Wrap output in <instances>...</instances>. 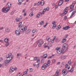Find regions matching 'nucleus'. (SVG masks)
<instances>
[{"label": "nucleus", "instance_id": "obj_1", "mask_svg": "<svg viewBox=\"0 0 76 76\" xmlns=\"http://www.w3.org/2000/svg\"><path fill=\"white\" fill-rule=\"evenodd\" d=\"M7 7L5 9L4 8H3L2 10V12L4 13H7L10 10V7H11L12 6V4L10 2H8L7 4Z\"/></svg>", "mask_w": 76, "mask_h": 76}, {"label": "nucleus", "instance_id": "obj_2", "mask_svg": "<svg viewBox=\"0 0 76 76\" xmlns=\"http://www.w3.org/2000/svg\"><path fill=\"white\" fill-rule=\"evenodd\" d=\"M48 63H45L42 66L41 69L42 70H45L47 67L50 66V60H48L47 61Z\"/></svg>", "mask_w": 76, "mask_h": 76}, {"label": "nucleus", "instance_id": "obj_3", "mask_svg": "<svg viewBox=\"0 0 76 76\" xmlns=\"http://www.w3.org/2000/svg\"><path fill=\"white\" fill-rule=\"evenodd\" d=\"M17 70V68L16 67L14 68L13 67H11L9 70L10 73H13L15 70Z\"/></svg>", "mask_w": 76, "mask_h": 76}, {"label": "nucleus", "instance_id": "obj_4", "mask_svg": "<svg viewBox=\"0 0 76 76\" xmlns=\"http://www.w3.org/2000/svg\"><path fill=\"white\" fill-rule=\"evenodd\" d=\"M7 58H10V60L11 61L12 60V59L13 58V56L12 55V54L11 53H10L8 55H7L6 56Z\"/></svg>", "mask_w": 76, "mask_h": 76}, {"label": "nucleus", "instance_id": "obj_5", "mask_svg": "<svg viewBox=\"0 0 76 76\" xmlns=\"http://www.w3.org/2000/svg\"><path fill=\"white\" fill-rule=\"evenodd\" d=\"M73 69L74 68L72 66L71 67L69 66L68 68V71L70 73H72L73 72Z\"/></svg>", "mask_w": 76, "mask_h": 76}, {"label": "nucleus", "instance_id": "obj_6", "mask_svg": "<svg viewBox=\"0 0 76 76\" xmlns=\"http://www.w3.org/2000/svg\"><path fill=\"white\" fill-rule=\"evenodd\" d=\"M60 47L57 48L55 49V50H57V54H60L61 53V50H60Z\"/></svg>", "mask_w": 76, "mask_h": 76}, {"label": "nucleus", "instance_id": "obj_7", "mask_svg": "<svg viewBox=\"0 0 76 76\" xmlns=\"http://www.w3.org/2000/svg\"><path fill=\"white\" fill-rule=\"evenodd\" d=\"M62 75L64 76H66L67 74V70L65 69H64L62 70Z\"/></svg>", "mask_w": 76, "mask_h": 76}, {"label": "nucleus", "instance_id": "obj_8", "mask_svg": "<svg viewBox=\"0 0 76 76\" xmlns=\"http://www.w3.org/2000/svg\"><path fill=\"white\" fill-rule=\"evenodd\" d=\"M46 11H48V10H49V7H47L46 9V10L45 9H44L43 10L42 12L41 13V15H44V13L46 12Z\"/></svg>", "mask_w": 76, "mask_h": 76}, {"label": "nucleus", "instance_id": "obj_9", "mask_svg": "<svg viewBox=\"0 0 76 76\" xmlns=\"http://www.w3.org/2000/svg\"><path fill=\"white\" fill-rule=\"evenodd\" d=\"M27 30V27L26 26L25 27H23L21 29L20 31L22 32H23L24 31H26Z\"/></svg>", "mask_w": 76, "mask_h": 76}, {"label": "nucleus", "instance_id": "obj_10", "mask_svg": "<svg viewBox=\"0 0 76 76\" xmlns=\"http://www.w3.org/2000/svg\"><path fill=\"white\" fill-rule=\"evenodd\" d=\"M37 44H40L42 45L44 44V40L42 39L38 40L37 41Z\"/></svg>", "mask_w": 76, "mask_h": 76}, {"label": "nucleus", "instance_id": "obj_11", "mask_svg": "<svg viewBox=\"0 0 76 76\" xmlns=\"http://www.w3.org/2000/svg\"><path fill=\"white\" fill-rule=\"evenodd\" d=\"M68 47V45L66 43L62 45V48H65V50H67V48Z\"/></svg>", "mask_w": 76, "mask_h": 76}, {"label": "nucleus", "instance_id": "obj_12", "mask_svg": "<svg viewBox=\"0 0 76 76\" xmlns=\"http://www.w3.org/2000/svg\"><path fill=\"white\" fill-rule=\"evenodd\" d=\"M20 31L17 30H16L15 31V34L16 35H20Z\"/></svg>", "mask_w": 76, "mask_h": 76}, {"label": "nucleus", "instance_id": "obj_13", "mask_svg": "<svg viewBox=\"0 0 76 76\" xmlns=\"http://www.w3.org/2000/svg\"><path fill=\"white\" fill-rule=\"evenodd\" d=\"M63 4V0H61L59 1L58 3V6H61Z\"/></svg>", "mask_w": 76, "mask_h": 76}, {"label": "nucleus", "instance_id": "obj_14", "mask_svg": "<svg viewBox=\"0 0 76 76\" xmlns=\"http://www.w3.org/2000/svg\"><path fill=\"white\" fill-rule=\"evenodd\" d=\"M69 29H70V27L69 26L64 27L63 28V30H67Z\"/></svg>", "mask_w": 76, "mask_h": 76}, {"label": "nucleus", "instance_id": "obj_15", "mask_svg": "<svg viewBox=\"0 0 76 76\" xmlns=\"http://www.w3.org/2000/svg\"><path fill=\"white\" fill-rule=\"evenodd\" d=\"M46 40V41H47L48 42H50L51 41V39L48 37H47Z\"/></svg>", "mask_w": 76, "mask_h": 76}, {"label": "nucleus", "instance_id": "obj_16", "mask_svg": "<svg viewBox=\"0 0 76 76\" xmlns=\"http://www.w3.org/2000/svg\"><path fill=\"white\" fill-rule=\"evenodd\" d=\"M66 50H66V49L63 48H62V49L61 50V52L62 53H65Z\"/></svg>", "mask_w": 76, "mask_h": 76}, {"label": "nucleus", "instance_id": "obj_17", "mask_svg": "<svg viewBox=\"0 0 76 76\" xmlns=\"http://www.w3.org/2000/svg\"><path fill=\"white\" fill-rule=\"evenodd\" d=\"M10 31V29L9 28H7L5 30V32H7V33H9Z\"/></svg>", "mask_w": 76, "mask_h": 76}, {"label": "nucleus", "instance_id": "obj_18", "mask_svg": "<svg viewBox=\"0 0 76 76\" xmlns=\"http://www.w3.org/2000/svg\"><path fill=\"white\" fill-rule=\"evenodd\" d=\"M11 61V59L5 60L4 61V63L5 64H7V63H9V62H10V61Z\"/></svg>", "mask_w": 76, "mask_h": 76}, {"label": "nucleus", "instance_id": "obj_19", "mask_svg": "<svg viewBox=\"0 0 76 76\" xmlns=\"http://www.w3.org/2000/svg\"><path fill=\"white\" fill-rule=\"evenodd\" d=\"M61 60H64L66 58V56H62L61 57Z\"/></svg>", "mask_w": 76, "mask_h": 76}, {"label": "nucleus", "instance_id": "obj_20", "mask_svg": "<svg viewBox=\"0 0 76 76\" xmlns=\"http://www.w3.org/2000/svg\"><path fill=\"white\" fill-rule=\"evenodd\" d=\"M31 31V30L30 29H28L27 30L25 31V34H27L30 33V32Z\"/></svg>", "mask_w": 76, "mask_h": 76}, {"label": "nucleus", "instance_id": "obj_21", "mask_svg": "<svg viewBox=\"0 0 76 76\" xmlns=\"http://www.w3.org/2000/svg\"><path fill=\"white\" fill-rule=\"evenodd\" d=\"M40 4L41 6H43L45 4V1L44 0H42L40 2Z\"/></svg>", "mask_w": 76, "mask_h": 76}, {"label": "nucleus", "instance_id": "obj_22", "mask_svg": "<svg viewBox=\"0 0 76 76\" xmlns=\"http://www.w3.org/2000/svg\"><path fill=\"white\" fill-rule=\"evenodd\" d=\"M9 41V39H8L7 38H5L4 39V41L5 42H6V43H7Z\"/></svg>", "mask_w": 76, "mask_h": 76}, {"label": "nucleus", "instance_id": "obj_23", "mask_svg": "<svg viewBox=\"0 0 76 76\" xmlns=\"http://www.w3.org/2000/svg\"><path fill=\"white\" fill-rule=\"evenodd\" d=\"M22 54L20 53H18L17 54V58H19V56H21Z\"/></svg>", "mask_w": 76, "mask_h": 76}, {"label": "nucleus", "instance_id": "obj_24", "mask_svg": "<svg viewBox=\"0 0 76 76\" xmlns=\"http://www.w3.org/2000/svg\"><path fill=\"white\" fill-rule=\"evenodd\" d=\"M60 28H61V27L60 25H58L56 27V29L57 31H58Z\"/></svg>", "mask_w": 76, "mask_h": 76}, {"label": "nucleus", "instance_id": "obj_25", "mask_svg": "<svg viewBox=\"0 0 76 76\" xmlns=\"http://www.w3.org/2000/svg\"><path fill=\"white\" fill-rule=\"evenodd\" d=\"M75 13H76V11H74L72 13L71 15L70 16V18H71L72 17H73V15H74Z\"/></svg>", "mask_w": 76, "mask_h": 76}, {"label": "nucleus", "instance_id": "obj_26", "mask_svg": "<svg viewBox=\"0 0 76 76\" xmlns=\"http://www.w3.org/2000/svg\"><path fill=\"white\" fill-rule=\"evenodd\" d=\"M47 57V54H44L43 56V58H46Z\"/></svg>", "mask_w": 76, "mask_h": 76}, {"label": "nucleus", "instance_id": "obj_27", "mask_svg": "<svg viewBox=\"0 0 76 76\" xmlns=\"http://www.w3.org/2000/svg\"><path fill=\"white\" fill-rule=\"evenodd\" d=\"M66 41V39L64 38L63 39V40L62 41V43H64Z\"/></svg>", "mask_w": 76, "mask_h": 76}, {"label": "nucleus", "instance_id": "obj_28", "mask_svg": "<svg viewBox=\"0 0 76 76\" xmlns=\"http://www.w3.org/2000/svg\"><path fill=\"white\" fill-rule=\"evenodd\" d=\"M20 20V18H15V20L17 22H19V20Z\"/></svg>", "mask_w": 76, "mask_h": 76}, {"label": "nucleus", "instance_id": "obj_29", "mask_svg": "<svg viewBox=\"0 0 76 76\" xmlns=\"http://www.w3.org/2000/svg\"><path fill=\"white\" fill-rule=\"evenodd\" d=\"M70 8L71 9H73V8L74 7V5H73V4H71V5L69 6Z\"/></svg>", "mask_w": 76, "mask_h": 76}, {"label": "nucleus", "instance_id": "obj_30", "mask_svg": "<svg viewBox=\"0 0 76 76\" xmlns=\"http://www.w3.org/2000/svg\"><path fill=\"white\" fill-rule=\"evenodd\" d=\"M37 31H38L37 29H33L32 31V32L33 33V34H34V33H35V32H37Z\"/></svg>", "mask_w": 76, "mask_h": 76}, {"label": "nucleus", "instance_id": "obj_31", "mask_svg": "<svg viewBox=\"0 0 76 76\" xmlns=\"http://www.w3.org/2000/svg\"><path fill=\"white\" fill-rule=\"evenodd\" d=\"M44 21H42L40 22V23H39V25H44Z\"/></svg>", "mask_w": 76, "mask_h": 76}, {"label": "nucleus", "instance_id": "obj_32", "mask_svg": "<svg viewBox=\"0 0 76 76\" xmlns=\"http://www.w3.org/2000/svg\"><path fill=\"white\" fill-rule=\"evenodd\" d=\"M63 13L64 15H66V14L67 13V11L64 10Z\"/></svg>", "mask_w": 76, "mask_h": 76}, {"label": "nucleus", "instance_id": "obj_33", "mask_svg": "<svg viewBox=\"0 0 76 76\" xmlns=\"http://www.w3.org/2000/svg\"><path fill=\"white\" fill-rule=\"evenodd\" d=\"M22 22H20L19 23L18 27L19 28H20V27L21 26V25H22Z\"/></svg>", "mask_w": 76, "mask_h": 76}, {"label": "nucleus", "instance_id": "obj_34", "mask_svg": "<svg viewBox=\"0 0 76 76\" xmlns=\"http://www.w3.org/2000/svg\"><path fill=\"white\" fill-rule=\"evenodd\" d=\"M40 16V14H38L36 16V18H39V16Z\"/></svg>", "mask_w": 76, "mask_h": 76}, {"label": "nucleus", "instance_id": "obj_35", "mask_svg": "<svg viewBox=\"0 0 76 76\" xmlns=\"http://www.w3.org/2000/svg\"><path fill=\"white\" fill-rule=\"evenodd\" d=\"M56 21H54L52 22V25H56Z\"/></svg>", "mask_w": 76, "mask_h": 76}, {"label": "nucleus", "instance_id": "obj_36", "mask_svg": "<svg viewBox=\"0 0 76 76\" xmlns=\"http://www.w3.org/2000/svg\"><path fill=\"white\" fill-rule=\"evenodd\" d=\"M44 61H45L44 59H42L41 61V63H42H42H44Z\"/></svg>", "mask_w": 76, "mask_h": 76}, {"label": "nucleus", "instance_id": "obj_37", "mask_svg": "<svg viewBox=\"0 0 76 76\" xmlns=\"http://www.w3.org/2000/svg\"><path fill=\"white\" fill-rule=\"evenodd\" d=\"M9 45V42H7V44H6L5 45V46L6 47H7V46H8V45Z\"/></svg>", "mask_w": 76, "mask_h": 76}, {"label": "nucleus", "instance_id": "obj_38", "mask_svg": "<svg viewBox=\"0 0 76 76\" xmlns=\"http://www.w3.org/2000/svg\"><path fill=\"white\" fill-rule=\"evenodd\" d=\"M29 72H32V71H33V69H32V68H30L29 69Z\"/></svg>", "mask_w": 76, "mask_h": 76}, {"label": "nucleus", "instance_id": "obj_39", "mask_svg": "<svg viewBox=\"0 0 76 76\" xmlns=\"http://www.w3.org/2000/svg\"><path fill=\"white\" fill-rule=\"evenodd\" d=\"M59 72H60V70L59 69H57L56 71V73H57V74H58V73H59Z\"/></svg>", "mask_w": 76, "mask_h": 76}, {"label": "nucleus", "instance_id": "obj_40", "mask_svg": "<svg viewBox=\"0 0 76 76\" xmlns=\"http://www.w3.org/2000/svg\"><path fill=\"white\" fill-rule=\"evenodd\" d=\"M29 16H33V13H31L29 14Z\"/></svg>", "mask_w": 76, "mask_h": 76}, {"label": "nucleus", "instance_id": "obj_41", "mask_svg": "<svg viewBox=\"0 0 76 76\" xmlns=\"http://www.w3.org/2000/svg\"><path fill=\"white\" fill-rule=\"evenodd\" d=\"M56 25H53L52 27V29H54V28H56Z\"/></svg>", "mask_w": 76, "mask_h": 76}, {"label": "nucleus", "instance_id": "obj_42", "mask_svg": "<svg viewBox=\"0 0 76 76\" xmlns=\"http://www.w3.org/2000/svg\"><path fill=\"white\" fill-rule=\"evenodd\" d=\"M48 24V23H47L46 24H45V25H44L43 26V27L44 28H45V27L46 26H47V24Z\"/></svg>", "mask_w": 76, "mask_h": 76}, {"label": "nucleus", "instance_id": "obj_43", "mask_svg": "<svg viewBox=\"0 0 76 76\" xmlns=\"http://www.w3.org/2000/svg\"><path fill=\"white\" fill-rule=\"evenodd\" d=\"M39 63L37 64L36 67L37 68H38V67H39Z\"/></svg>", "mask_w": 76, "mask_h": 76}, {"label": "nucleus", "instance_id": "obj_44", "mask_svg": "<svg viewBox=\"0 0 76 76\" xmlns=\"http://www.w3.org/2000/svg\"><path fill=\"white\" fill-rule=\"evenodd\" d=\"M68 7H66L64 10H65V11H67V10L68 9Z\"/></svg>", "mask_w": 76, "mask_h": 76}, {"label": "nucleus", "instance_id": "obj_45", "mask_svg": "<svg viewBox=\"0 0 76 76\" xmlns=\"http://www.w3.org/2000/svg\"><path fill=\"white\" fill-rule=\"evenodd\" d=\"M68 36H69L68 35H66V36H65V37L64 38H65V39H66V38H67Z\"/></svg>", "mask_w": 76, "mask_h": 76}, {"label": "nucleus", "instance_id": "obj_46", "mask_svg": "<svg viewBox=\"0 0 76 76\" xmlns=\"http://www.w3.org/2000/svg\"><path fill=\"white\" fill-rule=\"evenodd\" d=\"M19 3H18V5H21V4H22V2H18Z\"/></svg>", "mask_w": 76, "mask_h": 76}, {"label": "nucleus", "instance_id": "obj_47", "mask_svg": "<svg viewBox=\"0 0 76 76\" xmlns=\"http://www.w3.org/2000/svg\"><path fill=\"white\" fill-rule=\"evenodd\" d=\"M56 62V60L55 59H53V60L52 61V63H54Z\"/></svg>", "mask_w": 76, "mask_h": 76}, {"label": "nucleus", "instance_id": "obj_48", "mask_svg": "<svg viewBox=\"0 0 76 76\" xmlns=\"http://www.w3.org/2000/svg\"><path fill=\"white\" fill-rule=\"evenodd\" d=\"M27 74V72H24L23 73V75H26V74Z\"/></svg>", "mask_w": 76, "mask_h": 76}, {"label": "nucleus", "instance_id": "obj_49", "mask_svg": "<svg viewBox=\"0 0 76 76\" xmlns=\"http://www.w3.org/2000/svg\"><path fill=\"white\" fill-rule=\"evenodd\" d=\"M42 44H39L38 45V47H40L42 46Z\"/></svg>", "mask_w": 76, "mask_h": 76}, {"label": "nucleus", "instance_id": "obj_50", "mask_svg": "<svg viewBox=\"0 0 76 76\" xmlns=\"http://www.w3.org/2000/svg\"><path fill=\"white\" fill-rule=\"evenodd\" d=\"M23 0H18V2H23Z\"/></svg>", "mask_w": 76, "mask_h": 76}, {"label": "nucleus", "instance_id": "obj_51", "mask_svg": "<svg viewBox=\"0 0 76 76\" xmlns=\"http://www.w3.org/2000/svg\"><path fill=\"white\" fill-rule=\"evenodd\" d=\"M37 57H36L34 58V60H35V61H36V60H37Z\"/></svg>", "mask_w": 76, "mask_h": 76}, {"label": "nucleus", "instance_id": "obj_52", "mask_svg": "<svg viewBox=\"0 0 76 76\" xmlns=\"http://www.w3.org/2000/svg\"><path fill=\"white\" fill-rule=\"evenodd\" d=\"M63 15H64V13H63L60 14V16H63Z\"/></svg>", "mask_w": 76, "mask_h": 76}, {"label": "nucleus", "instance_id": "obj_53", "mask_svg": "<svg viewBox=\"0 0 76 76\" xmlns=\"http://www.w3.org/2000/svg\"><path fill=\"white\" fill-rule=\"evenodd\" d=\"M20 76V73L19 72L18 74H17V76Z\"/></svg>", "mask_w": 76, "mask_h": 76}, {"label": "nucleus", "instance_id": "obj_54", "mask_svg": "<svg viewBox=\"0 0 76 76\" xmlns=\"http://www.w3.org/2000/svg\"><path fill=\"white\" fill-rule=\"evenodd\" d=\"M60 64V62H58V63H57V65H59Z\"/></svg>", "mask_w": 76, "mask_h": 76}, {"label": "nucleus", "instance_id": "obj_55", "mask_svg": "<svg viewBox=\"0 0 76 76\" xmlns=\"http://www.w3.org/2000/svg\"><path fill=\"white\" fill-rule=\"evenodd\" d=\"M52 58V56H48V59H49L50 58Z\"/></svg>", "mask_w": 76, "mask_h": 76}, {"label": "nucleus", "instance_id": "obj_56", "mask_svg": "<svg viewBox=\"0 0 76 76\" xmlns=\"http://www.w3.org/2000/svg\"><path fill=\"white\" fill-rule=\"evenodd\" d=\"M40 1H39L38 2V3H37V5H39V4H40Z\"/></svg>", "mask_w": 76, "mask_h": 76}, {"label": "nucleus", "instance_id": "obj_57", "mask_svg": "<svg viewBox=\"0 0 76 76\" xmlns=\"http://www.w3.org/2000/svg\"><path fill=\"white\" fill-rule=\"evenodd\" d=\"M40 61V59H38L37 61V63H39Z\"/></svg>", "mask_w": 76, "mask_h": 76}, {"label": "nucleus", "instance_id": "obj_58", "mask_svg": "<svg viewBox=\"0 0 76 76\" xmlns=\"http://www.w3.org/2000/svg\"><path fill=\"white\" fill-rule=\"evenodd\" d=\"M48 46L46 45L44 46V48H48Z\"/></svg>", "mask_w": 76, "mask_h": 76}, {"label": "nucleus", "instance_id": "obj_59", "mask_svg": "<svg viewBox=\"0 0 76 76\" xmlns=\"http://www.w3.org/2000/svg\"><path fill=\"white\" fill-rule=\"evenodd\" d=\"M64 19H65V20H66V19H67V17L66 16H65L64 17Z\"/></svg>", "mask_w": 76, "mask_h": 76}, {"label": "nucleus", "instance_id": "obj_60", "mask_svg": "<svg viewBox=\"0 0 76 76\" xmlns=\"http://www.w3.org/2000/svg\"><path fill=\"white\" fill-rule=\"evenodd\" d=\"M72 62H71V61H70L68 62V64H70Z\"/></svg>", "mask_w": 76, "mask_h": 76}, {"label": "nucleus", "instance_id": "obj_61", "mask_svg": "<svg viewBox=\"0 0 76 76\" xmlns=\"http://www.w3.org/2000/svg\"><path fill=\"white\" fill-rule=\"evenodd\" d=\"M3 27H0V30H2V29H3Z\"/></svg>", "mask_w": 76, "mask_h": 76}, {"label": "nucleus", "instance_id": "obj_62", "mask_svg": "<svg viewBox=\"0 0 76 76\" xmlns=\"http://www.w3.org/2000/svg\"><path fill=\"white\" fill-rule=\"evenodd\" d=\"M56 36H54V37H53V40H55V39H56Z\"/></svg>", "mask_w": 76, "mask_h": 76}, {"label": "nucleus", "instance_id": "obj_63", "mask_svg": "<svg viewBox=\"0 0 76 76\" xmlns=\"http://www.w3.org/2000/svg\"><path fill=\"white\" fill-rule=\"evenodd\" d=\"M68 66V65L66 64V65H65V68H67V67Z\"/></svg>", "mask_w": 76, "mask_h": 76}, {"label": "nucleus", "instance_id": "obj_64", "mask_svg": "<svg viewBox=\"0 0 76 76\" xmlns=\"http://www.w3.org/2000/svg\"><path fill=\"white\" fill-rule=\"evenodd\" d=\"M25 12V9H23V13H24V12Z\"/></svg>", "mask_w": 76, "mask_h": 76}]
</instances>
